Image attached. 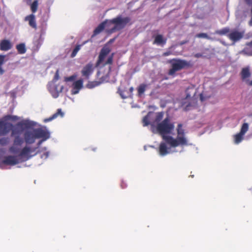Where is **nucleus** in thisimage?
<instances>
[{
    "label": "nucleus",
    "mask_w": 252,
    "mask_h": 252,
    "mask_svg": "<svg viewBox=\"0 0 252 252\" xmlns=\"http://www.w3.org/2000/svg\"><path fill=\"white\" fill-rule=\"evenodd\" d=\"M36 149L37 148H31L27 146H25L21 149L18 155L5 157L2 160V163L6 165H14L20 162L26 161L38 153L42 152H43V154L41 155V158L43 159L48 158L49 152L46 151L47 148L46 147L42 148L41 150L36 151L34 154L31 155L32 153L35 152Z\"/></svg>",
    "instance_id": "obj_1"
},
{
    "label": "nucleus",
    "mask_w": 252,
    "mask_h": 252,
    "mask_svg": "<svg viewBox=\"0 0 252 252\" xmlns=\"http://www.w3.org/2000/svg\"><path fill=\"white\" fill-rule=\"evenodd\" d=\"M21 131L17 129L14 128L12 129L11 136L14 137L13 145L9 148V151L10 153L16 154L20 151V147L25 141L27 144H31L35 142L36 139L34 132H33L31 131H26L24 134V138L20 136Z\"/></svg>",
    "instance_id": "obj_2"
},
{
    "label": "nucleus",
    "mask_w": 252,
    "mask_h": 252,
    "mask_svg": "<svg viewBox=\"0 0 252 252\" xmlns=\"http://www.w3.org/2000/svg\"><path fill=\"white\" fill-rule=\"evenodd\" d=\"M106 23V32L108 34L114 33L116 31L123 29L127 24L130 23L131 19L129 17L123 18L122 16L119 15L116 18L111 20H105Z\"/></svg>",
    "instance_id": "obj_3"
},
{
    "label": "nucleus",
    "mask_w": 252,
    "mask_h": 252,
    "mask_svg": "<svg viewBox=\"0 0 252 252\" xmlns=\"http://www.w3.org/2000/svg\"><path fill=\"white\" fill-rule=\"evenodd\" d=\"M176 130L177 133L176 138H174L171 136H163V140L172 147L188 145V140L185 136V129L183 128V125L179 124Z\"/></svg>",
    "instance_id": "obj_4"
},
{
    "label": "nucleus",
    "mask_w": 252,
    "mask_h": 252,
    "mask_svg": "<svg viewBox=\"0 0 252 252\" xmlns=\"http://www.w3.org/2000/svg\"><path fill=\"white\" fill-rule=\"evenodd\" d=\"M167 63L171 65V68L168 72V74L170 76H174L177 71L191 67L192 66L190 62L178 58L169 60Z\"/></svg>",
    "instance_id": "obj_5"
},
{
    "label": "nucleus",
    "mask_w": 252,
    "mask_h": 252,
    "mask_svg": "<svg viewBox=\"0 0 252 252\" xmlns=\"http://www.w3.org/2000/svg\"><path fill=\"white\" fill-rule=\"evenodd\" d=\"M156 128L158 132L163 139V136H166L165 134H170L172 132L174 128V125L170 121V119L167 117L157 125Z\"/></svg>",
    "instance_id": "obj_6"
},
{
    "label": "nucleus",
    "mask_w": 252,
    "mask_h": 252,
    "mask_svg": "<svg viewBox=\"0 0 252 252\" xmlns=\"http://www.w3.org/2000/svg\"><path fill=\"white\" fill-rule=\"evenodd\" d=\"M48 89L52 96L54 98H57L59 96V94L62 92L63 86L59 84L57 85L53 83H49Z\"/></svg>",
    "instance_id": "obj_7"
},
{
    "label": "nucleus",
    "mask_w": 252,
    "mask_h": 252,
    "mask_svg": "<svg viewBox=\"0 0 252 252\" xmlns=\"http://www.w3.org/2000/svg\"><path fill=\"white\" fill-rule=\"evenodd\" d=\"M251 72L249 66H246L243 68L240 72V76L242 81L246 82V83L250 86H252V80H249L248 78L251 76Z\"/></svg>",
    "instance_id": "obj_8"
},
{
    "label": "nucleus",
    "mask_w": 252,
    "mask_h": 252,
    "mask_svg": "<svg viewBox=\"0 0 252 252\" xmlns=\"http://www.w3.org/2000/svg\"><path fill=\"white\" fill-rule=\"evenodd\" d=\"M111 50L108 46H104L100 50V53L98 56V60L96 62V66H98L104 61L106 56L110 52Z\"/></svg>",
    "instance_id": "obj_9"
},
{
    "label": "nucleus",
    "mask_w": 252,
    "mask_h": 252,
    "mask_svg": "<svg viewBox=\"0 0 252 252\" xmlns=\"http://www.w3.org/2000/svg\"><path fill=\"white\" fill-rule=\"evenodd\" d=\"M36 138H43L46 140L50 137V133L48 131L42 128H37L33 130Z\"/></svg>",
    "instance_id": "obj_10"
},
{
    "label": "nucleus",
    "mask_w": 252,
    "mask_h": 252,
    "mask_svg": "<svg viewBox=\"0 0 252 252\" xmlns=\"http://www.w3.org/2000/svg\"><path fill=\"white\" fill-rule=\"evenodd\" d=\"M94 67L93 64L89 63L83 67L81 73L83 76L85 77L86 79H89V76L93 72Z\"/></svg>",
    "instance_id": "obj_11"
},
{
    "label": "nucleus",
    "mask_w": 252,
    "mask_h": 252,
    "mask_svg": "<svg viewBox=\"0 0 252 252\" xmlns=\"http://www.w3.org/2000/svg\"><path fill=\"white\" fill-rule=\"evenodd\" d=\"M243 32L235 31L231 32L227 35V37L233 42H236L240 40L243 37Z\"/></svg>",
    "instance_id": "obj_12"
},
{
    "label": "nucleus",
    "mask_w": 252,
    "mask_h": 252,
    "mask_svg": "<svg viewBox=\"0 0 252 252\" xmlns=\"http://www.w3.org/2000/svg\"><path fill=\"white\" fill-rule=\"evenodd\" d=\"M25 20L26 21H28L29 25L31 27L34 29V30L37 29L35 16L33 14H31L27 16L25 18Z\"/></svg>",
    "instance_id": "obj_13"
},
{
    "label": "nucleus",
    "mask_w": 252,
    "mask_h": 252,
    "mask_svg": "<svg viewBox=\"0 0 252 252\" xmlns=\"http://www.w3.org/2000/svg\"><path fill=\"white\" fill-rule=\"evenodd\" d=\"M12 47V45L8 40L3 39L0 42V50L1 51H8L11 49Z\"/></svg>",
    "instance_id": "obj_14"
},
{
    "label": "nucleus",
    "mask_w": 252,
    "mask_h": 252,
    "mask_svg": "<svg viewBox=\"0 0 252 252\" xmlns=\"http://www.w3.org/2000/svg\"><path fill=\"white\" fill-rule=\"evenodd\" d=\"M166 42V39L163 38L161 34H158L155 36V39L153 42L154 44L158 45H163Z\"/></svg>",
    "instance_id": "obj_15"
},
{
    "label": "nucleus",
    "mask_w": 252,
    "mask_h": 252,
    "mask_svg": "<svg viewBox=\"0 0 252 252\" xmlns=\"http://www.w3.org/2000/svg\"><path fill=\"white\" fill-rule=\"evenodd\" d=\"M106 22L107 21H103L98 25V26L94 31L92 36H94L98 34L105 29Z\"/></svg>",
    "instance_id": "obj_16"
},
{
    "label": "nucleus",
    "mask_w": 252,
    "mask_h": 252,
    "mask_svg": "<svg viewBox=\"0 0 252 252\" xmlns=\"http://www.w3.org/2000/svg\"><path fill=\"white\" fill-rule=\"evenodd\" d=\"M83 81L82 79H79L76 81L73 84V89L75 90L73 94L78 93L79 90L83 87Z\"/></svg>",
    "instance_id": "obj_17"
},
{
    "label": "nucleus",
    "mask_w": 252,
    "mask_h": 252,
    "mask_svg": "<svg viewBox=\"0 0 252 252\" xmlns=\"http://www.w3.org/2000/svg\"><path fill=\"white\" fill-rule=\"evenodd\" d=\"M195 94L196 91L195 90L194 87L193 86L189 87L188 88H187L186 90V98H189L192 96H194Z\"/></svg>",
    "instance_id": "obj_18"
},
{
    "label": "nucleus",
    "mask_w": 252,
    "mask_h": 252,
    "mask_svg": "<svg viewBox=\"0 0 252 252\" xmlns=\"http://www.w3.org/2000/svg\"><path fill=\"white\" fill-rule=\"evenodd\" d=\"M159 154L162 156H165L169 153L168 151V148L165 143H160L159 146Z\"/></svg>",
    "instance_id": "obj_19"
},
{
    "label": "nucleus",
    "mask_w": 252,
    "mask_h": 252,
    "mask_svg": "<svg viewBox=\"0 0 252 252\" xmlns=\"http://www.w3.org/2000/svg\"><path fill=\"white\" fill-rule=\"evenodd\" d=\"M59 116H60L61 117H63V113L61 109H58L56 113L54 114L52 116L50 117L49 118L45 119L44 122H47L51 121L52 120L57 118Z\"/></svg>",
    "instance_id": "obj_20"
},
{
    "label": "nucleus",
    "mask_w": 252,
    "mask_h": 252,
    "mask_svg": "<svg viewBox=\"0 0 252 252\" xmlns=\"http://www.w3.org/2000/svg\"><path fill=\"white\" fill-rule=\"evenodd\" d=\"M18 53L23 54L26 53V49L24 43L17 44L16 47Z\"/></svg>",
    "instance_id": "obj_21"
},
{
    "label": "nucleus",
    "mask_w": 252,
    "mask_h": 252,
    "mask_svg": "<svg viewBox=\"0 0 252 252\" xmlns=\"http://www.w3.org/2000/svg\"><path fill=\"white\" fill-rule=\"evenodd\" d=\"M147 87L145 84H141L138 86L137 89L138 96H141L144 93Z\"/></svg>",
    "instance_id": "obj_22"
},
{
    "label": "nucleus",
    "mask_w": 252,
    "mask_h": 252,
    "mask_svg": "<svg viewBox=\"0 0 252 252\" xmlns=\"http://www.w3.org/2000/svg\"><path fill=\"white\" fill-rule=\"evenodd\" d=\"M38 0H34L31 4L30 8L32 12V14L35 13L38 9Z\"/></svg>",
    "instance_id": "obj_23"
},
{
    "label": "nucleus",
    "mask_w": 252,
    "mask_h": 252,
    "mask_svg": "<svg viewBox=\"0 0 252 252\" xmlns=\"http://www.w3.org/2000/svg\"><path fill=\"white\" fill-rule=\"evenodd\" d=\"M241 133L239 132L234 136V143L236 144L240 143L243 139V136Z\"/></svg>",
    "instance_id": "obj_24"
},
{
    "label": "nucleus",
    "mask_w": 252,
    "mask_h": 252,
    "mask_svg": "<svg viewBox=\"0 0 252 252\" xmlns=\"http://www.w3.org/2000/svg\"><path fill=\"white\" fill-rule=\"evenodd\" d=\"M230 32V29L228 27L224 28L221 30H217L215 32V33L220 35H223L226 34Z\"/></svg>",
    "instance_id": "obj_25"
},
{
    "label": "nucleus",
    "mask_w": 252,
    "mask_h": 252,
    "mask_svg": "<svg viewBox=\"0 0 252 252\" xmlns=\"http://www.w3.org/2000/svg\"><path fill=\"white\" fill-rule=\"evenodd\" d=\"M101 84L99 81H90L87 85V87L89 89H93L96 86H99Z\"/></svg>",
    "instance_id": "obj_26"
},
{
    "label": "nucleus",
    "mask_w": 252,
    "mask_h": 252,
    "mask_svg": "<svg viewBox=\"0 0 252 252\" xmlns=\"http://www.w3.org/2000/svg\"><path fill=\"white\" fill-rule=\"evenodd\" d=\"M5 56L4 55H0V75L3 74L4 72L2 66L5 62Z\"/></svg>",
    "instance_id": "obj_27"
},
{
    "label": "nucleus",
    "mask_w": 252,
    "mask_h": 252,
    "mask_svg": "<svg viewBox=\"0 0 252 252\" xmlns=\"http://www.w3.org/2000/svg\"><path fill=\"white\" fill-rule=\"evenodd\" d=\"M150 113H149L143 118L142 120L143 126H147L150 124Z\"/></svg>",
    "instance_id": "obj_28"
},
{
    "label": "nucleus",
    "mask_w": 252,
    "mask_h": 252,
    "mask_svg": "<svg viewBox=\"0 0 252 252\" xmlns=\"http://www.w3.org/2000/svg\"><path fill=\"white\" fill-rule=\"evenodd\" d=\"M249 129V125L248 123H244L241 128L240 132L245 135Z\"/></svg>",
    "instance_id": "obj_29"
},
{
    "label": "nucleus",
    "mask_w": 252,
    "mask_h": 252,
    "mask_svg": "<svg viewBox=\"0 0 252 252\" xmlns=\"http://www.w3.org/2000/svg\"><path fill=\"white\" fill-rule=\"evenodd\" d=\"M163 117V112H158V113H157L155 119V121L157 123L159 122L162 119Z\"/></svg>",
    "instance_id": "obj_30"
},
{
    "label": "nucleus",
    "mask_w": 252,
    "mask_h": 252,
    "mask_svg": "<svg viewBox=\"0 0 252 252\" xmlns=\"http://www.w3.org/2000/svg\"><path fill=\"white\" fill-rule=\"evenodd\" d=\"M115 53H113L111 54L110 56L108 57L106 62L104 63V65H106L107 64H112L113 61V57Z\"/></svg>",
    "instance_id": "obj_31"
},
{
    "label": "nucleus",
    "mask_w": 252,
    "mask_h": 252,
    "mask_svg": "<svg viewBox=\"0 0 252 252\" xmlns=\"http://www.w3.org/2000/svg\"><path fill=\"white\" fill-rule=\"evenodd\" d=\"M9 143V139L7 137H2L0 139V145L1 146H5Z\"/></svg>",
    "instance_id": "obj_32"
},
{
    "label": "nucleus",
    "mask_w": 252,
    "mask_h": 252,
    "mask_svg": "<svg viewBox=\"0 0 252 252\" xmlns=\"http://www.w3.org/2000/svg\"><path fill=\"white\" fill-rule=\"evenodd\" d=\"M80 48H81V45H77L75 47V48L73 49L72 52L71 53V57H72V58L74 57L76 55L77 52L80 49Z\"/></svg>",
    "instance_id": "obj_33"
},
{
    "label": "nucleus",
    "mask_w": 252,
    "mask_h": 252,
    "mask_svg": "<svg viewBox=\"0 0 252 252\" xmlns=\"http://www.w3.org/2000/svg\"><path fill=\"white\" fill-rule=\"evenodd\" d=\"M60 76H59V70H57L55 73V74L54 75V77L52 80V81L50 83H55L59 79Z\"/></svg>",
    "instance_id": "obj_34"
},
{
    "label": "nucleus",
    "mask_w": 252,
    "mask_h": 252,
    "mask_svg": "<svg viewBox=\"0 0 252 252\" xmlns=\"http://www.w3.org/2000/svg\"><path fill=\"white\" fill-rule=\"evenodd\" d=\"M196 36L198 38H208V35L205 33H198V34H196Z\"/></svg>",
    "instance_id": "obj_35"
},
{
    "label": "nucleus",
    "mask_w": 252,
    "mask_h": 252,
    "mask_svg": "<svg viewBox=\"0 0 252 252\" xmlns=\"http://www.w3.org/2000/svg\"><path fill=\"white\" fill-rule=\"evenodd\" d=\"M75 77H76L75 76L72 75V76H69V77H65V79H64V80L66 82L72 81H73L75 79Z\"/></svg>",
    "instance_id": "obj_36"
},
{
    "label": "nucleus",
    "mask_w": 252,
    "mask_h": 252,
    "mask_svg": "<svg viewBox=\"0 0 252 252\" xmlns=\"http://www.w3.org/2000/svg\"><path fill=\"white\" fill-rule=\"evenodd\" d=\"M194 57L196 58H201V57H205V56H204L202 54L199 53L195 54L194 55Z\"/></svg>",
    "instance_id": "obj_37"
},
{
    "label": "nucleus",
    "mask_w": 252,
    "mask_h": 252,
    "mask_svg": "<svg viewBox=\"0 0 252 252\" xmlns=\"http://www.w3.org/2000/svg\"><path fill=\"white\" fill-rule=\"evenodd\" d=\"M172 54V53L171 51H166V52L163 53L162 55H163V56L166 57V56H169V55H171Z\"/></svg>",
    "instance_id": "obj_38"
},
{
    "label": "nucleus",
    "mask_w": 252,
    "mask_h": 252,
    "mask_svg": "<svg viewBox=\"0 0 252 252\" xmlns=\"http://www.w3.org/2000/svg\"><path fill=\"white\" fill-rule=\"evenodd\" d=\"M44 139L39 141L37 144V147H36L37 149L38 148V147L40 146V145L41 144V143L43 142V141H44Z\"/></svg>",
    "instance_id": "obj_39"
},
{
    "label": "nucleus",
    "mask_w": 252,
    "mask_h": 252,
    "mask_svg": "<svg viewBox=\"0 0 252 252\" xmlns=\"http://www.w3.org/2000/svg\"><path fill=\"white\" fill-rule=\"evenodd\" d=\"M249 25L250 26H252V16L251 20H250V21L249 22Z\"/></svg>",
    "instance_id": "obj_40"
},
{
    "label": "nucleus",
    "mask_w": 252,
    "mask_h": 252,
    "mask_svg": "<svg viewBox=\"0 0 252 252\" xmlns=\"http://www.w3.org/2000/svg\"><path fill=\"white\" fill-rule=\"evenodd\" d=\"M4 125V124L2 122L0 121V129L2 127V126Z\"/></svg>",
    "instance_id": "obj_41"
},
{
    "label": "nucleus",
    "mask_w": 252,
    "mask_h": 252,
    "mask_svg": "<svg viewBox=\"0 0 252 252\" xmlns=\"http://www.w3.org/2000/svg\"><path fill=\"white\" fill-rule=\"evenodd\" d=\"M121 187L123 189L125 188L126 187V186L125 185L124 183L123 182H122Z\"/></svg>",
    "instance_id": "obj_42"
},
{
    "label": "nucleus",
    "mask_w": 252,
    "mask_h": 252,
    "mask_svg": "<svg viewBox=\"0 0 252 252\" xmlns=\"http://www.w3.org/2000/svg\"><path fill=\"white\" fill-rule=\"evenodd\" d=\"M200 99L201 101H203L204 99V98H203V95L202 94H200Z\"/></svg>",
    "instance_id": "obj_43"
},
{
    "label": "nucleus",
    "mask_w": 252,
    "mask_h": 252,
    "mask_svg": "<svg viewBox=\"0 0 252 252\" xmlns=\"http://www.w3.org/2000/svg\"><path fill=\"white\" fill-rule=\"evenodd\" d=\"M129 90L131 92H132L133 91V87H131L130 89H129Z\"/></svg>",
    "instance_id": "obj_44"
},
{
    "label": "nucleus",
    "mask_w": 252,
    "mask_h": 252,
    "mask_svg": "<svg viewBox=\"0 0 252 252\" xmlns=\"http://www.w3.org/2000/svg\"><path fill=\"white\" fill-rule=\"evenodd\" d=\"M249 45L251 46H252V40L250 42V43H249Z\"/></svg>",
    "instance_id": "obj_45"
},
{
    "label": "nucleus",
    "mask_w": 252,
    "mask_h": 252,
    "mask_svg": "<svg viewBox=\"0 0 252 252\" xmlns=\"http://www.w3.org/2000/svg\"><path fill=\"white\" fill-rule=\"evenodd\" d=\"M251 0H246V1L247 2H249L250 1H251Z\"/></svg>",
    "instance_id": "obj_46"
},
{
    "label": "nucleus",
    "mask_w": 252,
    "mask_h": 252,
    "mask_svg": "<svg viewBox=\"0 0 252 252\" xmlns=\"http://www.w3.org/2000/svg\"><path fill=\"white\" fill-rule=\"evenodd\" d=\"M20 125H21V124L20 123H18V124H17V126H20Z\"/></svg>",
    "instance_id": "obj_47"
},
{
    "label": "nucleus",
    "mask_w": 252,
    "mask_h": 252,
    "mask_svg": "<svg viewBox=\"0 0 252 252\" xmlns=\"http://www.w3.org/2000/svg\"><path fill=\"white\" fill-rule=\"evenodd\" d=\"M120 95L122 96V97L125 98V97H124V96H122V94H121V93H120Z\"/></svg>",
    "instance_id": "obj_48"
},
{
    "label": "nucleus",
    "mask_w": 252,
    "mask_h": 252,
    "mask_svg": "<svg viewBox=\"0 0 252 252\" xmlns=\"http://www.w3.org/2000/svg\"><path fill=\"white\" fill-rule=\"evenodd\" d=\"M114 40V39H111L110 42H113V41Z\"/></svg>",
    "instance_id": "obj_49"
}]
</instances>
